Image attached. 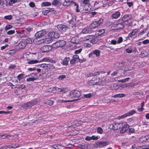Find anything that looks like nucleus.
<instances>
[{
    "label": "nucleus",
    "mask_w": 149,
    "mask_h": 149,
    "mask_svg": "<svg viewBox=\"0 0 149 149\" xmlns=\"http://www.w3.org/2000/svg\"><path fill=\"white\" fill-rule=\"evenodd\" d=\"M81 40L82 41L90 42L93 44H95L96 42L95 37L91 35L82 37L81 38Z\"/></svg>",
    "instance_id": "obj_1"
},
{
    "label": "nucleus",
    "mask_w": 149,
    "mask_h": 149,
    "mask_svg": "<svg viewBox=\"0 0 149 149\" xmlns=\"http://www.w3.org/2000/svg\"><path fill=\"white\" fill-rule=\"evenodd\" d=\"M37 101L36 100L32 101L31 102H28L22 105L23 109L24 110H26L27 109L30 108L32 106L36 104Z\"/></svg>",
    "instance_id": "obj_2"
},
{
    "label": "nucleus",
    "mask_w": 149,
    "mask_h": 149,
    "mask_svg": "<svg viewBox=\"0 0 149 149\" xmlns=\"http://www.w3.org/2000/svg\"><path fill=\"white\" fill-rule=\"evenodd\" d=\"M81 95L80 91L76 90H73L70 92L69 97L71 98H78Z\"/></svg>",
    "instance_id": "obj_3"
},
{
    "label": "nucleus",
    "mask_w": 149,
    "mask_h": 149,
    "mask_svg": "<svg viewBox=\"0 0 149 149\" xmlns=\"http://www.w3.org/2000/svg\"><path fill=\"white\" fill-rule=\"evenodd\" d=\"M65 44V42L63 40H60L52 45L53 48H56L60 47H62Z\"/></svg>",
    "instance_id": "obj_4"
},
{
    "label": "nucleus",
    "mask_w": 149,
    "mask_h": 149,
    "mask_svg": "<svg viewBox=\"0 0 149 149\" xmlns=\"http://www.w3.org/2000/svg\"><path fill=\"white\" fill-rule=\"evenodd\" d=\"M108 144V142L106 141H99L95 143L94 145V146L96 148H101L104 146H106Z\"/></svg>",
    "instance_id": "obj_5"
},
{
    "label": "nucleus",
    "mask_w": 149,
    "mask_h": 149,
    "mask_svg": "<svg viewBox=\"0 0 149 149\" xmlns=\"http://www.w3.org/2000/svg\"><path fill=\"white\" fill-rule=\"evenodd\" d=\"M129 127L127 125L126 123L123 122L122 123L121 127H120L121 130L120 132L121 133H123L125 132L127 130H128Z\"/></svg>",
    "instance_id": "obj_6"
},
{
    "label": "nucleus",
    "mask_w": 149,
    "mask_h": 149,
    "mask_svg": "<svg viewBox=\"0 0 149 149\" xmlns=\"http://www.w3.org/2000/svg\"><path fill=\"white\" fill-rule=\"evenodd\" d=\"M111 27L113 29L119 30L123 28L124 27V26L122 23H118L114 24Z\"/></svg>",
    "instance_id": "obj_7"
},
{
    "label": "nucleus",
    "mask_w": 149,
    "mask_h": 149,
    "mask_svg": "<svg viewBox=\"0 0 149 149\" xmlns=\"http://www.w3.org/2000/svg\"><path fill=\"white\" fill-rule=\"evenodd\" d=\"M52 46L50 45H45L42 47L41 48V50L42 52H49L52 50Z\"/></svg>",
    "instance_id": "obj_8"
},
{
    "label": "nucleus",
    "mask_w": 149,
    "mask_h": 149,
    "mask_svg": "<svg viewBox=\"0 0 149 149\" xmlns=\"http://www.w3.org/2000/svg\"><path fill=\"white\" fill-rule=\"evenodd\" d=\"M48 36L49 37H52V38L55 39L58 38L60 36V35L58 33L54 32L49 33Z\"/></svg>",
    "instance_id": "obj_9"
},
{
    "label": "nucleus",
    "mask_w": 149,
    "mask_h": 149,
    "mask_svg": "<svg viewBox=\"0 0 149 149\" xmlns=\"http://www.w3.org/2000/svg\"><path fill=\"white\" fill-rule=\"evenodd\" d=\"M46 34V32L45 30H42L37 32L35 34L36 38H40Z\"/></svg>",
    "instance_id": "obj_10"
},
{
    "label": "nucleus",
    "mask_w": 149,
    "mask_h": 149,
    "mask_svg": "<svg viewBox=\"0 0 149 149\" xmlns=\"http://www.w3.org/2000/svg\"><path fill=\"white\" fill-rule=\"evenodd\" d=\"M45 38L40 39L39 38H36L33 40V42L36 45H40L43 43H45Z\"/></svg>",
    "instance_id": "obj_11"
},
{
    "label": "nucleus",
    "mask_w": 149,
    "mask_h": 149,
    "mask_svg": "<svg viewBox=\"0 0 149 149\" xmlns=\"http://www.w3.org/2000/svg\"><path fill=\"white\" fill-rule=\"evenodd\" d=\"M57 27L59 31H65L68 29L67 26L63 24L58 25Z\"/></svg>",
    "instance_id": "obj_12"
},
{
    "label": "nucleus",
    "mask_w": 149,
    "mask_h": 149,
    "mask_svg": "<svg viewBox=\"0 0 149 149\" xmlns=\"http://www.w3.org/2000/svg\"><path fill=\"white\" fill-rule=\"evenodd\" d=\"M138 31V29H136L133 30L128 35V38H132L133 36L135 35Z\"/></svg>",
    "instance_id": "obj_13"
},
{
    "label": "nucleus",
    "mask_w": 149,
    "mask_h": 149,
    "mask_svg": "<svg viewBox=\"0 0 149 149\" xmlns=\"http://www.w3.org/2000/svg\"><path fill=\"white\" fill-rule=\"evenodd\" d=\"M30 75H31L32 77H29V78H27L26 79V81H33L35 80H36L37 78V77H36V74L32 73Z\"/></svg>",
    "instance_id": "obj_14"
},
{
    "label": "nucleus",
    "mask_w": 149,
    "mask_h": 149,
    "mask_svg": "<svg viewBox=\"0 0 149 149\" xmlns=\"http://www.w3.org/2000/svg\"><path fill=\"white\" fill-rule=\"evenodd\" d=\"M26 45V44L24 41V40L21 41L19 43L18 45L16 46L17 48L19 49H24Z\"/></svg>",
    "instance_id": "obj_15"
},
{
    "label": "nucleus",
    "mask_w": 149,
    "mask_h": 149,
    "mask_svg": "<svg viewBox=\"0 0 149 149\" xmlns=\"http://www.w3.org/2000/svg\"><path fill=\"white\" fill-rule=\"evenodd\" d=\"M122 123H113V125L112 128L115 130L120 129L121 127Z\"/></svg>",
    "instance_id": "obj_16"
},
{
    "label": "nucleus",
    "mask_w": 149,
    "mask_h": 149,
    "mask_svg": "<svg viewBox=\"0 0 149 149\" xmlns=\"http://www.w3.org/2000/svg\"><path fill=\"white\" fill-rule=\"evenodd\" d=\"M130 19H131V18L128 15H125L122 17V20L123 23H127V21Z\"/></svg>",
    "instance_id": "obj_17"
},
{
    "label": "nucleus",
    "mask_w": 149,
    "mask_h": 149,
    "mask_svg": "<svg viewBox=\"0 0 149 149\" xmlns=\"http://www.w3.org/2000/svg\"><path fill=\"white\" fill-rule=\"evenodd\" d=\"M100 74L99 72L97 71L94 72V73H91L88 74H87V76L88 77H92L93 76L99 75Z\"/></svg>",
    "instance_id": "obj_18"
},
{
    "label": "nucleus",
    "mask_w": 149,
    "mask_h": 149,
    "mask_svg": "<svg viewBox=\"0 0 149 149\" xmlns=\"http://www.w3.org/2000/svg\"><path fill=\"white\" fill-rule=\"evenodd\" d=\"M88 84L90 85H99L102 84V83L100 82H95L93 80H90L88 83Z\"/></svg>",
    "instance_id": "obj_19"
},
{
    "label": "nucleus",
    "mask_w": 149,
    "mask_h": 149,
    "mask_svg": "<svg viewBox=\"0 0 149 149\" xmlns=\"http://www.w3.org/2000/svg\"><path fill=\"white\" fill-rule=\"evenodd\" d=\"M99 26L98 23H97V21L93 22L90 25V28L91 29H94L96 27Z\"/></svg>",
    "instance_id": "obj_20"
},
{
    "label": "nucleus",
    "mask_w": 149,
    "mask_h": 149,
    "mask_svg": "<svg viewBox=\"0 0 149 149\" xmlns=\"http://www.w3.org/2000/svg\"><path fill=\"white\" fill-rule=\"evenodd\" d=\"M120 14L119 12H116L112 14V18L115 19H117L120 16Z\"/></svg>",
    "instance_id": "obj_21"
},
{
    "label": "nucleus",
    "mask_w": 149,
    "mask_h": 149,
    "mask_svg": "<svg viewBox=\"0 0 149 149\" xmlns=\"http://www.w3.org/2000/svg\"><path fill=\"white\" fill-rule=\"evenodd\" d=\"M149 51L143 50L142 51L141 53V55L143 56H146L149 55Z\"/></svg>",
    "instance_id": "obj_22"
},
{
    "label": "nucleus",
    "mask_w": 149,
    "mask_h": 149,
    "mask_svg": "<svg viewBox=\"0 0 149 149\" xmlns=\"http://www.w3.org/2000/svg\"><path fill=\"white\" fill-rule=\"evenodd\" d=\"M52 60L51 59L48 57H45L41 59L40 61V63L42 62H52Z\"/></svg>",
    "instance_id": "obj_23"
},
{
    "label": "nucleus",
    "mask_w": 149,
    "mask_h": 149,
    "mask_svg": "<svg viewBox=\"0 0 149 149\" xmlns=\"http://www.w3.org/2000/svg\"><path fill=\"white\" fill-rule=\"evenodd\" d=\"M70 61V58L69 57H65L63 61V64L66 65H68L69 61Z\"/></svg>",
    "instance_id": "obj_24"
},
{
    "label": "nucleus",
    "mask_w": 149,
    "mask_h": 149,
    "mask_svg": "<svg viewBox=\"0 0 149 149\" xmlns=\"http://www.w3.org/2000/svg\"><path fill=\"white\" fill-rule=\"evenodd\" d=\"M125 96V94L123 93H120L114 95L112 96L113 97H124Z\"/></svg>",
    "instance_id": "obj_25"
},
{
    "label": "nucleus",
    "mask_w": 149,
    "mask_h": 149,
    "mask_svg": "<svg viewBox=\"0 0 149 149\" xmlns=\"http://www.w3.org/2000/svg\"><path fill=\"white\" fill-rule=\"evenodd\" d=\"M89 28L88 27H86L84 28L82 31V33L84 34H87L89 33Z\"/></svg>",
    "instance_id": "obj_26"
},
{
    "label": "nucleus",
    "mask_w": 149,
    "mask_h": 149,
    "mask_svg": "<svg viewBox=\"0 0 149 149\" xmlns=\"http://www.w3.org/2000/svg\"><path fill=\"white\" fill-rule=\"evenodd\" d=\"M17 51L16 49H11L8 51L7 52V54L10 55H13L15 54Z\"/></svg>",
    "instance_id": "obj_27"
},
{
    "label": "nucleus",
    "mask_w": 149,
    "mask_h": 149,
    "mask_svg": "<svg viewBox=\"0 0 149 149\" xmlns=\"http://www.w3.org/2000/svg\"><path fill=\"white\" fill-rule=\"evenodd\" d=\"M45 43L46 44H49L51 42L52 40L53 39L52 37H49V38H45Z\"/></svg>",
    "instance_id": "obj_28"
},
{
    "label": "nucleus",
    "mask_w": 149,
    "mask_h": 149,
    "mask_svg": "<svg viewBox=\"0 0 149 149\" xmlns=\"http://www.w3.org/2000/svg\"><path fill=\"white\" fill-rule=\"evenodd\" d=\"M76 101V100L73 99L72 100H59L58 101V102L59 103H62V102H74Z\"/></svg>",
    "instance_id": "obj_29"
},
{
    "label": "nucleus",
    "mask_w": 149,
    "mask_h": 149,
    "mask_svg": "<svg viewBox=\"0 0 149 149\" xmlns=\"http://www.w3.org/2000/svg\"><path fill=\"white\" fill-rule=\"evenodd\" d=\"M73 19L72 20L71 19V20L70 21V24L69 25L68 27L69 28H71L74 27H75L76 25V24L75 23H74L73 22Z\"/></svg>",
    "instance_id": "obj_30"
},
{
    "label": "nucleus",
    "mask_w": 149,
    "mask_h": 149,
    "mask_svg": "<svg viewBox=\"0 0 149 149\" xmlns=\"http://www.w3.org/2000/svg\"><path fill=\"white\" fill-rule=\"evenodd\" d=\"M38 63H40V62L39 61L37 60H30L27 62V63L29 64H33Z\"/></svg>",
    "instance_id": "obj_31"
},
{
    "label": "nucleus",
    "mask_w": 149,
    "mask_h": 149,
    "mask_svg": "<svg viewBox=\"0 0 149 149\" xmlns=\"http://www.w3.org/2000/svg\"><path fill=\"white\" fill-rule=\"evenodd\" d=\"M51 5V3L49 2H45L42 3V7L49 6Z\"/></svg>",
    "instance_id": "obj_32"
},
{
    "label": "nucleus",
    "mask_w": 149,
    "mask_h": 149,
    "mask_svg": "<svg viewBox=\"0 0 149 149\" xmlns=\"http://www.w3.org/2000/svg\"><path fill=\"white\" fill-rule=\"evenodd\" d=\"M11 136L6 134H4L0 135V138L4 139L6 138H8L10 137Z\"/></svg>",
    "instance_id": "obj_33"
},
{
    "label": "nucleus",
    "mask_w": 149,
    "mask_h": 149,
    "mask_svg": "<svg viewBox=\"0 0 149 149\" xmlns=\"http://www.w3.org/2000/svg\"><path fill=\"white\" fill-rule=\"evenodd\" d=\"M93 54L95 55L96 56H99L100 55V52L98 50L96 49L94 50L93 52Z\"/></svg>",
    "instance_id": "obj_34"
},
{
    "label": "nucleus",
    "mask_w": 149,
    "mask_h": 149,
    "mask_svg": "<svg viewBox=\"0 0 149 149\" xmlns=\"http://www.w3.org/2000/svg\"><path fill=\"white\" fill-rule=\"evenodd\" d=\"M126 52L130 54L132 52V47H130L128 48H127L125 49Z\"/></svg>",
    "instance_id": "obj_35"
},
{
    "label": "nucleus",
    "mask_w": 149,
    "mask_h": 149,
    "mask_svg": "<svg viewBox=\"0 0 149 149\" xmlns=\"http://www.w3.org/2000/svg\"><path fill=\"white\" fill-rule=\"evenodd\" d=\"M24 75V74H20L17 76V77L19 80V83L20 80L23 78Z\"/></svg>",
    "instance_id": "obj_36"
},
{
    "label": "nucleus",
    "mask_w": 149,
    "mask_h": 149,
    "mask_svg": "<svg viewBox=\"0 0 149 149\" xmlns=\"http://www.w3.org/2000/svg\"><path fill=\"white\" fill-rule=\"evenodd\" d=\"M24 41L26 43V45L27 44H31L32 42V41L30 38H27Z\"/></svg>",
    "instance_id": "obj_37"
},
{
    "label": "nucleus",
    "mask_w": 149,
    "mask_h": 149,
    "mask_svg": "<svg viewBox=\"0 0 149 149\" xmlns=\"http://www.w3.org/2000/svg\"><path fill=\"white\" fill-rule=\"evenodd\" d=\"M16 86L15 87L17 88H21V89H24L25 88V86L24 85L22 84H18L16 85Z\"/></svg>",
    "instance_id": "obj_38"
},
{
    "label": "nucleus",
    "mask_w": 149,
    "mask_h": 149,
    "mask_svg": "<svg viewBox=\"0 0 149 149\" xmlns=\"http://www.w3.org/2000/svg\"><path fill=\"white\" fill-rule=\"evenodd\" d=\"M146 29H145L142 32L139 33L138 35V37L139 38L141 37L143 34H144L146 33Z\"/></svg>",
    "instance_id": "obj_39"
},
{
    "label": "nucleus",
    "mask_w": 149,
    "mask_h": 149,
    "mask_svg": "<svg viewBox=\"0 0 149 149\" xmlns=\"http://www.w3.org/2000/svg\"><path fill=\"white\" fill-rule=\"evenodd\" d=\"M130 79V78L129 77L123 79L119 80H118V82H125L128 81Z\"/></svg>",
    "instance_id": "obj_40"
},
{
    "label": "nucleus",
    "mask_w": 149,
    "mask_h": 149,
    "mask_svg": "<svg viewBox=\"0 0 149 149\" xmlns=\"http://www.w3.org/2000/svg\"><path fill=\"white\" fill-rule=\"evenodd\" d=\"M126 22L127 23L124 24L126 25H127L128 26H132V24L131 22V19H129V20H127Z\"/></svg>",
    "instance_id": "obj_41"
},
{
    "label": "nucleus",
    "mask_w": 149,
    "mask_h": 149,
    "mask_svg": "<svg viewBox=\"0 0 149 149\" xmlns=\"http://www.w3.org/2000/svg\"><path fill=\"white\" fill-rule=\"evenodd\" d=\"M70 4V3L68 0H65L63 2V5L65 6H68Z\"/></svg>",
    "instance_id": "obj_42"
},
{
    "label": "nucleus",
    "mask_w": 149,
    "mask_h": 149,
    "mask_svg": "<svg viewBox=\"0 0 149 149\" xmlns=\"http://www.w3.org/2000/svg\"><path fill=\"white\" fill-rule=\"evenodd\" d=\"M136 86V84L133 83H131L128 84L126 86V87H133Z\"/></svg>",
    "instance_id": "obj_43"
},
{
    "label": "nucleus",
    "mask_w": 149,
    "mask_h": 149,
    "mask_svg": "<svg viewBox=\"0 0 149 149\" xmlns=\"http://www.w3.org/2000/svg\"><path fill=\"white\" fill-rule=\"evenodd\" d=\"M79 56L78 55H74L72 56V59L75 61H78L79 59Z\"/></svg>",
    "instance_id": "obj_44"
},
{
    "label": "nucleus",
    "mask_w": 149,
    "mask_h": 149,
    "mask_svg": "<svg viewBox=\"0 0 149 149\" xmlns=\"http://www.w3.org/2000/svg\"><path fill=\"white\" fill-rule=\"evenodd\" d=\"M136 113L135 111L134 110H132L130 111L128 113H127L128 116H130Z\"/></svg>",
    "instance_id": "obj_45"
},
{
    "label": "nucleus",
    "mask_w": 149,
    "mask_h": 149,
    "mask_svg": "<svg viewBox=\"0 0 149 149\" xmlns=\"http://www.w3.org/2000/svg\"><path fill=\"white\" fill-rule=\"evenodd\" d=\"M103 22V19L102 18H100L98 21H97V23H98L99 26L102 24Z\"/></svg>",
    "instance_id": "obj_46"
},
{
    "label": "nucleus",
    "mask_w": 149,
    "mask_h": 149,
    "mask_svg": "<svg viewBox=\"0 0 149 149\" xmlns=\"http://www.w3.org/2000/svg\"><path fill=\"white\" fill-rule=\"evenodd\" d=\"M13 17L12 15H9L7 16H4V18L6 19H8V20H10Z\"/></svg>",
    "instance_id": "obj_47"
},
{
    "label": "nucleus",
    "mask_w": 149,
    "mask_h": 149,
    "mask_svg": "<svg viewBox=\"0 0 149 149\" xmlns=\"http://www.w3.org/2000/svg\"><path fill=\"white\" fill-rule=\"evenodd\" d=\"M100 136H95L93 135L92 136V140H97L100 138Z\"/></svg>",
    "instance_id": "obj_48"
},
{
    "label": "nucleus",
    "mask_w": 149,
    "mask_h": 149,
    "mask_svg": "<svg viewBox=\"0 0 149 149\" xmlns=\"http://www.w3.org/2000/svg\"><path fill=\"white\" fill-rule=\"evenodd\" d=\"M97 132L100 134H102V133L103 130L100 127H99L97 129Z\"/></svg>",
    "instance_id": "obj_49"
},
{
    "label": "nucleus",
    "mask_w": 149,
    "mask_h": 149,
    "mask_svg": "<svg viewBox=\"0 0 149 149\" xmlns=\"http://www.w3.org/2000/svg\"><path fill=\"white\" fill-rule=\"evenodd\" d=\"M17 0H10L9 2V4L10 5H12L13 3L17 2Z\"/></svg>",
    "instance_id": "obj_50"
},
{
    "label": "nucleus",
    "mask_w": 149,
    "mask_h": 149,
    "mask_svg": "<svg viewBox=\"0 0 149 149\" xmlns=\"http://www.w3.org/2000/svg\"><path fill=\"white\" fill-rule=\"evenodd\" d=\"M58 0H54L52 2V4L53 5L56 6L58 4Z\"/></svg>",
    "instance_id": "obj_51"
},
{
    "label": "nucleus",
    "mask_w": 149,
    "mask_h": 149,
    "mask_svg": "<svg viewBox=\"0 0 149 149\" xmlns=\"http://www.w3.org/2000/svg\"><path fill=\"white\" fill-rule=\"evenodd\" d=\"M13 26L10 24H8L7 25L5 28V30H8V29H9L12 28Z\"/></svg>",
    "instance_id": "obj_52"
},
{
    "label": "nucleus",
    "mask_w": 149,
    "mask_h": 149,
    "mask_svg": "<svg viewBox=\"0 0 149 149\" xmlns=\"http://www.w3.org/2000/svg\"><path fill=\"white\" fill-rule=\"evenodd\" d=\"M68 91V89L67 88H62V91L61 92H63V93H65L67 92Z\"/></svg>",
    "instance_id": "obj_53"
},
{
    "label": "nucleus",
    "mask_w": 149,
    "mask_h": 149,
    "mask_svg": "<svg viewBox=\"0 0 149 149\" xmlns=\"http://www.w3.org/2000/svg\"><path fill=\"white\" fill-rule=\"evenodd\" d=\"M15 31L13 30H11L8 31L7 32V33L8 35H11L15 33Z\"/></svg>",
    "instance_id": "obj_54"
},
{
    "label": "nucleus",
    "mask_w": 149,
    "mask_h": 149,
    "mask_svg": "<svg viewBox=\"0 0 149 149\" xmlns=\"http://www.w3.org/2000/svg\"><path fill=\"white\" fill-rule=\"evenodd\" d=\"M86 61V58H83L82 59L79 58V59L78 60V62H79L80 63H83Z\"/></svg>",
    "instance_id": "obj_55"
},
{
    "label": "nucleus",
    "mask_w": 149,
    "mask_h": 149,
    "mask_svg": "<svg viewBox=\"0 0 149 149\" xmlns=\"http://www.w3.org/2000/svg\"><path fill=\"white\" fill-rule=\"evenodd\" d=\"M66 77V76L64 75H60L58 77V79L61 80H63Z\"/></svg>",
    "instance_id": "obj_56"
},
{
    "label": "nucleus",
    "mask_w": 149,
    "mask_h": 149,
    "mask_svg": "<svg viewBox=\"0 0 149 149\" xmlns=\"http://www.w3.org/2000/svg\"><path fill=\"white\" fill-rule=\"evenodd\" d=\"M123 40V38L122 37H120L118 38L117 43L118 44H120L122 42Z\"/></svg>",
    "instance_id": "obj_57"
},
{
    "label": "nucleus",
    "mask_w": 149,
    "mask_h": 149,
    "mask_svg": "<svg viewBox=\"0 0 149 149\" xmlns=\"http://www.w3.org/2000/svg\"><path fill=\"white\" fill-rule=\"evenodd\" d=\"M82 49H80L78 50H77L75 51L74 53L76 54H77L80 53L82 51Z\"/></svg>",
    "instance_id": "obj_58"
},
{
    "label": "nucleus",
    "mask_w": 149,
    "mask_h": 149,
    "mask_svg": "<svg viewBox=\"0 0 149 149\" xmlns=\"http://www.w3.org/2000/svg\"><path fill=\"white\" fill-rule=\"evenodd\" d=\"M127 3L129 7H131L133 4V3L132 2H127Z\"/></svg>",
    "instance_id": "obj_59"
},
{
    "label": "nucleus",
    "mask_w": 149,
    "mask_h": 149,
    "mask_svg": "<svg viewBox=\"0 0 149 149\" xmlns=\"http://www.w3.org/2000/svg\"><path fill=\"white\" fill-rule=\"evenodd\" d=\"M49 70H53L55 69V67L52 64H49Z\"/></svg>",
    "instance_id": "obj_60"
},
{
    "label": "nucleus",
    "mask_w": 149,
    "mask_h": 149,
    "mask_svg": "<svg viewBox=\"0 0 149 149\" xmlns=\"http://www.w3.org/2000/svg\"><path fill=\"white\" fill-rule=\"evenodd\" d=\"M53 102L52 100H48L47 102V104L50 105H52L53 104Z\"/></svg>",
    "instance_id": "obj_61"
},
{
    "label": "nucleus",
    "mask_w": 149,
    "mask_h": 149,
    "mask_svg": "<svg viewBox=\"0 0 149 149\" xmlns=\"http://www.w3.org/2000/svg\"><path fill=\"white\" fill-rule=\"evenodd\" d=\"M142 42L143 44H147L149 43V40H146L143 41Z\"/></svg>",
    "instance_id": "obj_62"
},
{
    "label": "nucleus",
    "mask_w": 149,
    "mask_h": 149,
    "mask_svg": "<svg viewBox=\"0 0 149 149\" xmlns=\"http://www.w3.org/2000/svg\"><path fill=\"white\" fill-rule=\"evenodd\" d=\"M118 71L116 70L115 71L113 72V73L111 74L112 76H115L118 73Z\"/></svg>",
    "instance_id": "obj_63"
},
{
    "label": "nucleus",
    "mask_w": 149,
    "mask_h": 149,
    "mask_svg": "<svg viewBox=\"0 0 149 149\" xmlns=\"http://www.w3.org/2000/svg\"><path fill=\"white\" fill-rule=\"evenodd\" d=\"M92 136H86L85 138V140L86 141H90L92 140Z\"/></svg>",
    "instance_id": "obj_64"
}]
</instances>
